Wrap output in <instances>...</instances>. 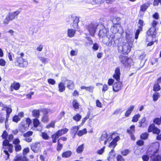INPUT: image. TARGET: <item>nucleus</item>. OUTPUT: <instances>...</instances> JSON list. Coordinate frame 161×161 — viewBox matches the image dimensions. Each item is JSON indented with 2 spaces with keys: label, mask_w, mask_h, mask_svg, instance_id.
Wrapping results in <instances>:
<instances>
[{
  "label": "nucleus",
  "mask_w": 161,
  "mask_h": 161,
  "mask_svg": "<svg viewBox=\"0 0 161 161\" xmlns=\"http://www.w3.org/2000/svg\"><path fill=\"white\" fill-rule=\"evenodd\" d=\"M159 147V144L156 143L148 149V152H151L150 153H148V155L153 161H161V156L159 155L158 152Z\"/></svg>",
  "instance_id": "obj_1"
},
{
  "label": "nucleus",
  "mask_w": 161,
  "mask_h": 161,
  "mask_svg": "<svg viewBox=\"0 0 161 161\" xmlns=\"http://www.w3.org/2000/svg\"><path fill=\"white\" fill-rule=\"evenodd\" d=\"M3 148L4 149V152L7 155V158H9V154L8 152L12 153L13 150V146L11 144H9L8 140H4L3 143Z\"/></svg>",
  "instance_id": "obj_2"
},
{
  "label": "nucleus",
  "mask_w": 161,
  "mask_h": 161,
  "mask_svg": "<svg viewBox=\"0 0 161 161\" xmlns=\"http://www.w3.org/2000/svg\"><path fill=\"white\" fill-rule=\"evenodd\" d=\"M115 37L113 34L107 35L103 39V42L107 46L109 47L114 46L115 45Z\"/></svg>",
  "instance_id": "obj_3"
},
{
  "label": "nucleus",
  "mask_w": 161,
  "mask_h": 161,
  "mask_svg": "<svg viewBox=\"0 0 161 161\" xmlns=\"http://www.w3.org/2000/svg\"><path fill=\"white\" fill-rule=\"evenodd\" d=\"M98 24L96 22H92L90 24L86 25V28L92 36H94Z\"/></svg>",
  "instance_id": "obj_4"
},
{
  "label": "nucleus",
  "mask_w": 161,
  "mask_h": 161,
  "mask_svg": "<svg viewBox=\"0 0 161 161\" xmlns=\"http://www.w3.org/2000/svg\"><path fill=\"white\" fill-rule=\"evenodd\" d=\"M130 49V47L128 43H125L122 46L119 47V50L122 52L123 53L129 52Z\"/></svg>",
  "instance_id": "obj_5"
},
{
  "label": "nucleus",
  "mask_w": 161,
  "mask_h": 161,
  "mask_svg": "<svg viewBox=\"0 0 161 161\" xmlns=\"http://www.w3.org/2000/svg\"><path fill=\"white\" fill-rule=\"evenodd\" d=\"M119 59L121 63L125 66L130 64L132 61L131 58L123 55H120L119 56Z\"/></svg>",
  "instance_id": "obj_6"
},
{
  "label": "nucleus",
  "mask_w": 161,
  "mask_h": 161,
  "mask_svg": "<svg viewBox=\"0 0 161 161\" xmlns=\"http://www.w3.org/2000/svg\"><path fill=\"white\" fill-rule=\"evenodd\" d=\"M112 139V135L110 134L109 136L106 132H103L101 137V141H104V144L105 145L107 141H109Z\"/></svg>",
  "instance_id": "obj_7"
},
{
  "label": "nucleus",
  "mask_w": 161,
  "mask_h": 161,
  "mask_svg": "<svg viewBox=\"0 0 161 161\" xmlns=\"http://www.w3.org/2000/svg\"><path fill=\"white\" fill-rule=\"evenodd\" d=\"M16 60L18 65L21 67H26L28 64L26 59H24L21 57H18L16 58Z\"/></svg>",
  "instance_id": "obj_8"
},
{
  "label": "nucleus",
  "mask_w": 161,
  "mask_h": 161,
  "mask_svg": "<svg viewBox=\"0 0 161 161\" xmlns=\"http://www.w3.org/2000/svg\"><path fill=\"white\" fill-rule=\"evenodd\" d=\"M148 131L149 132H153L154 134H158L160 133V130L156 127L154 124H152L149 126L148 129Z\"/></svg>",
  "instance_id": "obj_9"
},
{
  "label": "nucleus",
  "mask_w": 161,
  "mask_h": 161,
  "mask_svg": "<svg viewBox=\"0 0 161 161\" xmlns=\"http://www.w3.org/2000/svg\"><path fill=\"white\" fill-rule=\"evenodd\" d=\"M108 32V30L104 27L103 26L101 25L100 27V29L99 31L98 34V36L100 37H104L106 36L105 35Z\"/></svg>",
  "instance_id": "obj_10"
},
{
  "label": "nucleus",
  "mask_w": 161,
  "mask_h": 161,
  "mask_svg": "<svg viewBox=\"0 0 161 161\" xmlns=\"http://www.w3.org/2000/svg\"><path fill=\"white\" fill-rule=\"evenodd\" d=\"M122 87V83L119 81L114 84L113 89L114 92H118L121 89Z\"/></svg>",
  "instance_id": "obj_11"
},
{
  "label": "nucleus",
  "mask_w": 161,
  "mask_h": 161,
  "mask_svg": "<svg viewBox=\"0 0 161 161\" xmlns=\"http://www.w3.org/2000/svg\"><path fill=\"white\" fill-rule=\"evenodd\" d=\"M147 34L149 36V38L155 37L156 34L155 27H151V28L147 31Z\"/></svg>",
  "instance_id": "obj_12"
},
{
  "label": "nucleus",
  "mask_w": 161,
  "mask_h": 161,
  "mask_svg": "<svg viewBox=\"0 0 161 161\" xmlns=\"http://www.w3.org/2000/svg\"><path fill=\"white\" fill-rule=\"evenodd\" d=\"M120 69L119 67H118L115 70V73L113 75V77L117 81H119L120 80Z\"/></svg>",
  "instance_id": "obj_13"
},
{
  "label": "nucleus",
  "mask_w": 161,
  "mask_h": 161,
  "mask_svg": "<svg viewBox=\"0 0 161 161\" xmlns=\"http://www.w3.org/2000/svg\"><path fill=\"white\" fill-rule=\"evenodd\" d=\"M34 126L37 128V130L41 131L42 130V127L40 125V122L37 119H33V123Z\"/></svg>",
  "instance_id": "obj_14"
},
{
  "label": "nucleus",
  "mask_w": 161,
  "mask_h": 161,
  "mask_svg": "<svg viewBox=\"0 0 161 161\" xmlns=\"http://www.w3.org/2000/svg\"><path fill=\"white\" fill-rule=\"evenodd\" d=\"M40 144L39 143L33 144L31 146V149L35 153L37 152L39 149Z\"/></svg>",
  "instance_id": "obj_15"
},
{
  "label": "nucleus",
  "mask_w": 161,
  "mask_h": 161,
  "mask_svg": "<svg viewBox=\"0 0 161 161\" xmlns=\"http://www.w3.org/2000/svg\"><path fill=\"white\" fill-rule=\"evenodd\" d=\"M20 11H17L14 12L9 13L7 15V16L9 18V19L10 20H12L15 18L16 16L18 15Z\"/></svg>",
  "instance_id": "obj_16"
},
{
  "label": "nucleus",
  "mask_w": 161,
  "mask_h": 161,
  "mask_svg": "<svg viewBox=\"0 0 161 161\" xmlns=\"http://www.w3.org/2000/svg\"><path fill=\"white\" fill-rule=\"evenodd\" d=\"M67 86L69 90H73L75 87V84L73 82L70 80H66Z\"/></svg>",
  "instance_id": "obj_17"
},
{
  "label": "nucleus",
  "mask_w": 161,
  "mask_h": 161,
  "mask_svg": "<svg viewBox=\"0 0 161 161\" xmlns=\"http://www.w3.org/2000/svg\"><path fill=\"white\" fill-rule=\"evenodd\" d=\"M28 127L27 125H25V122H22L19 126V130L22 132H25L27 130Z\"/></svg>",
  "instance_id": "obj_18"
},
{
  "label": "nucleus",
  "mask_w": 161,
  "mask_h": 161,
  "mask_svg": "<svg viewBox=\"0 0 161 161\" xmlns=\"http://www.w3.org/2000/svg\"><path fill=\"white\" fill-rule=\"evenodd\" d=\"M20 87V85L19 83L14 82L10 86V91H13L14 89L17 90L19 89Z\"/></svg>",
  "instance_id": "obj_19"
},
{
  "label": "nucleus",
  "mask_w": 161,
  "mask_h": 161,
  "mask_svg": "<svg viewBox=\"0 0 161 161\" xmlns=\"http://www.w3.org/2000/svg\"><path fill=\"white\" fill-rule=\"evenodd\" d=\"M76 30H74L72 29H68L67 30V35L69 37H74L75 33Z\"/></svg>",
  "instance_id": "obj_20"
},
{
  "label": "nucleus",
  "mask_w": 161,
  "mask_h": 161,
  "mask_svg": "<svg viewBox=\"0 0 161 161\" xmlns=\"http://www.w3.org/2000/svg\"><path fill=\"white\" fill-rule=\"evenodd\" d=\"M14 161H29V160L25 157L17 156L14 158Z\"/></svg>",
  "instance_id": "obj_21"
},
{
  "label": "nucleus",
  "mask_w": 161,
  "mask_h": 161,
  "mask_svg": "<svg viewBox=\"0 0 161 161\" xmlns=\"http://www.w3.org/2000/svg\"><path fill=\"white\" fill-rule=\"evenodd\" d=\"M134 107H135L134 105H131L127 108L125 114V116L128 117L130 115L134 109Z\"/></svg>",
  "instance_id": "obj_22"
},
{
  "label": "nucleus",
  "mask_w": 161,
  "mask_h": 161,
  "mask_svg": "<svg viewBox=\"0 0 161 161\" xmlns=\"http://www.w3.org/2000/svg\"><path fill=\"white\" fill-rule=\"evenodd\" d=\"M150 5V3L148 2L142 5L140 7V10L142 12L145 11Z\"/></svg>",
  "instance_id": "obj_23"
},
{
  "label": "nucleus",
  "mask_w": 161,
  "mask_h": 161,
  "mask_svg": "<svg viewBox=\"0 0 161 161\" xmlns=\"http://www.w3.org/2000/svg\"><path fill=\"white\" fill-rule=\"evenodd\" d=\"M146 121L145 117L143 118L141 120L139 121L138 126L140 127L144 128L147 125L145 123Z\"/></svg>",
  "instance_id": "obj_24"
},
{
  "label": "nucleus",
  "mask_w": 161,
  "mask_h": 161,
  "mask_svg": "<svg viewBox=\"0 0 161 161\" xmlns=\"http://www.w3.org/2000/svg\"><path fill=\"white\" fill-rule=\"evenodd\" d=\"M73 20V27L75 29H78L79 28V26L78 25V23L79 22V18L76 17Z\"/></svg>",
  "instance_id": "obj_25"
},
{
  "label": "nucleus",
  "mask_w": 161,
  "mask_h": 161,
  "mask_svg": "<svg viewBox=\"0 0 161 161\" xmlns=\"http://www.w3.org/2000/svg\"><path fill=\"white\" fill-rule=\"evenodd\" d=\"M68 131V129L67 128H65L58 130L57 132L58 135V136H61L62 135L66 133Z\"/></svg>",
  "instance_id": "obj_26"
},
{
  "label": "nucleus",
  "mask_w": 161,
  "mask_h": 161,
  "mask_svg": "<svg viewBox=\"0 0 161 161\" xmlns=\"http://www.w3.org/2000/svg\"><path fill=\"white\" fill-rule=\"evenodd\" d=\"M40 112V111L38 110H34L32 112V115L36 119H37L39 117Z\"/></svg>",
  "instance_id": "obj_27"
},
{
  "label": "nucleus",
  "mask_w": 161,
  "mask_h": 161,
  "mask_svg": "<svg viewBox=\"0 0 161 161\" xmlns=\"http://www.w3.org/2000/svg\"><path fill=\"white\" fill-rule=\"evenodd\" d=\"M72 153L71 151H68L64 152L62 155V157L63 158H67L70 157Z\"/></svg>",
  "instance_id": "obj_28"
},
{
  "label": "nucleus",
  "mask_w": 161,
  "mask_h": 161,
  "mask_svg": "<svg viewBox=\"0 0 161 161\" xmlns=\"http://www.w3.org/2000/svg\"><path fill=\"white\" fill-rule=\"evenodd\" d=\"M87 133V130L85 128L82 130L78 131L77 134L79 136H81L84 135L86 134Z\"/></svg>",
  "instance_id": "obj_29"
},
{
  "label": "nucleus",
  "mask_w": 161,
  "mask_h": 161,
  "mask_svg": "<svg viewBox=\"0 0 161 161\" xmlns=\"http://www.w3.org/2000/svg\"><path fill=\"white\" fill-rule=\"evenodd\" d=\"M59 91L60 92H62L65 90V86L63 82H60L58 85Z\"/></svg>",
  "instance_id": "obj_30"
},
{
  "label": "nucleus",
  "mask_w": 161,
  "mask_h": 161,
  "mask_svg": "<svg viewBox=\"0 0 161 161\" xmlns=\"http://www.w3.org/2000/svg\"><path fill=\"white\" fill-rule=\"evenodd\" d=\"M126 39L127 40L128 42H130L131 41L133 35L130 32H126Z\"/></svg>",
  "instance_id": "obj_31"
},
{
  "label": "nucleus",
  "mask_w": 161,
  "mask_h": 161,
  "mask_svg": "<svg viewBox=\"0 0 161 161\" xmlns=\"http://www.w3.org/2000/svg\"><path fill=\"white\" fill-rule=\"evenodd\" d=\"M72 105L73 107L75 109H78L79 108V104L77 101L76 100H74L72 102Z\"/></svg>",
  "instance_id": "obj_32"
},
{
  "label": "nucleus",
  "mask_w": 161,
  "mask_h": 161,
  "mask_svg": "<svg viewBox=\"0 0 161 161\" xmlns=\"http://www.w3.org/2000/svg\"><path fill=\"white\" fill-rule=\"evenodd\" d=\"M160 96V95L159 93L155 92L154 93L153 96V100L154 102L157 101L159 97Z\"/></svg>",
  "instance_id": "obj_33"
},
{
  "label": "nucleus",
  "mask_w": 161,
  "mask_h": 161,
  "mask_svg": "<svg viewBox=\"0 0 161 161\" xmlns=\"http://www.w3.org/2000/svg\"><path fill=\"white\" fill-rule=\"evenodd\" d=\"M84 144H82L78 147L76 150L77 153H80L82 152L84 149Z\"/></svg>",
  "instance_id": "obj_34"
},
{
  "label": "nucleus",
  "mask_w": 161,
  "mask_h": 161,
  "mask_svg": "<svg viewBox=\"0 0 161 161\" xmlns=\"http://www.w3.org/2000/svg\"><path fill=\"white\" fill-rule=\"evenodd\" d=\"M59 136H58V135L57 132L54 134L53 135L51 136V137L52 139L53 142L56 143V139L58 138Z\"/></svg>",
  "instance_id": "obj_35"
},
{
  "label": "nucleus",
  "mask_w": 161,
  "mask_h": 161,
  "mask_svg": "<svg viewBox=\"0 0 161 161\" xmlns=\"http://www.w3.org/2000/svg\"><path fill=\"white\" fill-rule=\"evenodd\" d=\"M98 84H99L102 86V85L103 86V88L102 89V91L103 92H105L107 91L108 90V85L106 84H104V85H103L102 83H99L97 84H96V85L97 86Z\"/></svg>",
  "instance_id": "obj_36"
},
{
  "label": "nucleus",
  "mask_w": 161,
  "mask_h": 161,
  "mask_svg": "<svg viewBox=\"0 0 161 161\" xmlns=\"http://www.w3.org/2000/svg\"><path fill=\"white\" fill-rule=\"evenodd\" d=\"M81 118V116L79 114L75 115L73 117V119L76 121H79Z\"/></svg>",
  "instance_id": "obj_37"
},
{
  "label": "nucleus",
  "mask_w": 161,
  "mask_h": 161,
  "mask_svg": "<svg viewBox=\"0 0 161 161\" xmlns=\"http://www.w3.org/2000/svg\"><path fill=\"white\" fill-rule=\"evenodd\" d=\"M5 108H6V109L4 110H6V111L7 114H6V117L7 118H9V117L10 114L12 112V110L11 108L7 107L6 106V107Z\"/></svg>",
  "instance_id": "obj_38"
},
{
  "label": "nucleus",
  "mask_w": 161,
  "mask_h": 161,
  "mask_svg": "<svg viewBox=\"0 0 161 161\" xmlns=\"http://www.w3.org/2000/svg\"><path fill=\"white\" fill-rule=\"evenodd\" d=\"M79 129V127L78 126H73L71 129V132L73 133H75V134L77 132Z\"/></svg>",
  "instance_id": "obj_39"
},
{
  "label": "nucleus",
  "mask_w": 161,
  "mask_h": 161,
  "mask_svg": "<svg viewBox=\"0 0 161 161\" xmlns=\"http://www.w3.org/2000/svg\"><path fill=\"white\" fill-rule=\"evenodd\" d=\"M135 126L134 125L131 126L129 129L127 130V132L129 134H133L135 131Z\"/></svg>",
  "instance_id": "obj_40"
},
{
  "label": "nucleus",
  "mask_w": 161,
  "mask_h": 161,
  "mask_svg": "<svg viewBox=\"0 0 161 161\" xmlns=\"http://www.w3.org/2000/svg\"><path fill=\"white\" fill-rule=\"evenodd\" d=\"M138 24L139 25V29L142 31L143 27L144 25L143 21L142 19H139L138 21Z\"/></svg>",
  "instance_id": "obj_41"
},
{
  "label": "nucleus",
  "mask_w": 161,
  "mask_h": 161,
  "mask_svg": "<svg viewBox=\"0 0 161 161\" xmlns=\"http://www.w3.org/2000/svg\"><path fill=\"white\" fill-rule=\"evenodd\" d=\"M160 90V87L158 83L155 84L153 87V91L154 92L158 91Z\"/></svg>",
  "instance_id": "obj_42"
},
{
  "label": "nucleus",
  "mask_w": 161,
  "mask_h": 161,
  "mask_svg": "<svg viewBox=\"0 0 161 161\" xmlns=\"http://www.w3.org/2000/svg\"><path fill=\"white\" fill-rule=\"evenodd\" d=\"M148 134L147 132L142 133L140 136L141 138L143 140L147 139L148 137Z\"/></svg>",
  "instance_id": "obj_43"
},
{
  "label": "nucleus",
  "mask_w": 161,
  "mask_h": 161,
  "mask_svg": "<svg viewBox=\"0 0 161 161\" xmlns=\"http://www.w3.org/2000/svg\"><path fill=\"white\" fill-rule=\"evenodd\" d=\"M140 117V115L139 114L135 115L132 119V121L133 122H136L138 120L139 118Z\"/></svg>",
  "instance_id": "obj_44"
},
{
  "label": "nucleus",
  "mask_w": 161,
  "mask_h": 161,
  "mask_svg": "<svg viewBox=\"0 0 161 161\" xmlns=\"http://www.w3.org/2000/svg\"><path fill=\"white\" fill-rule=\"evenodd\" d=\"M78 53V50L76 49L75 50H72L70 52V55L71 56H75L77 55Z\"/></svg>",
  "instance_id": "obj_45"
},
{
  "label": "nucleus",
  "mask_w": 161,
  "mask_h": 161,
  "mask_svg": "<svg viewBox=\"0 0 161 161\" xmlns=\"http://www.w3.org/2000/svg\"><path fill=\"white\" fill-rule=\"evenodd\" d=\"M130 151L128 149H125L124 150L122 151H121V154L124 156H126L127 155L130 153Z\"/></svg>",
  "instance_id": "obj_46"
},
{
  "label": "nucleus",
  "mask_w": 161,
  "mask_h": 161,
  "mask_svg": "<svg viewBox=\"0 0 161 161\" xmlns=\"http://www.w3.org/2000/svg\"><path fill=\"white\" fill-rule=\"evenodd\" d=\"M48 116L45 115H43L42 118V122L46 123L48 122Z\"/></svg>",
  "instance_id": "obj_47"
},
{
  "label": "nucleus",
  "mask_w": 161,
  "mask_h": 161,
  "mask_svg": "<svg viewBox=\"0 0 161 161\" xmlns=\"http://www.w3.org/2000/svg\"><path fill=\"white\" fill-rule=\"evenodd\" d=\"M115 156V154L114 153V150L112 149L109 153V158L108 159L109 160L110 159L113 158Z\"/></svg>",
  "instance_id": "obj_48"
},
{
  "label": "nucleus",
  "mask_w": 161,
  "mask_h": 161,
  "mask_svg": "<svg viewBox=\"0 0 161 161\" xmlns=\"http://www.w3.org/2000/svg\"><path fill=\"white\" fill-rule=\"evenodd\" d=\"M33 132L32 131H28L26 133L23 134V136L25 137H29L30 136H32L33 134Z\"/></svg>",
  "instance_id": "obj_49"
},
{
  "label": "nucleus",
  "mask_w": 161,
  "mask_h": 161,
  "mask_svg": "<svg viewBox=\"0 0 161 161\" xmlns=\"http://www.w3.org/2000/svg\"><path fill=\"white\" fill-rule=\"evenodd\" d=\"M15 150L16 152H19L21 150V147L20 144L14 146Z\"/></svg>",
  "instance_id": "obj_50"
},
{
  "label": "nucleus",
  "mask_w": 161,
  "mask_h": 161,
  "mask_svg": "<svg viewBox=\"0 0 161 161\" xmlns=\"http://www.w3.org/2000/svg\"><path fill=\"white\" fill-rule=\"evenodd\" d=\"M42 138L45 140H47L49 138L47 134L45 132H42Z\"/></svg>",
  "instance_id": "obj_51"
},
{
  "label": "nucleus",
  "mask_w": 161,
  "mask_h": 161,
  "mask_svg": "<svg viewBox=\"0 0 161 161\" xmlns=\"http://www.w3.org/2000/svg\"><path fill=\"white\" fill-rule=\"evenodd\" d=\"M117 145V143L113 141L109 145V147H113V149L114 150L115 147Z\"/></svg>",
  "instance_id": "obj_52"
},
{
  "label": "nucleus",
  "mask_w": 161,
  "mask_h": 161,
  "mask_svg": "<svg viewBox=\"0 0 161 161\" xmlns=\"http://www.w3.org/2000/svg\"><path fill=\"white\" fill-rule=\"evenodd\" d=\"M153 122L158 125H160L161 123V119L160 118H156L154 120Z\"/></svg>",
  "instance_id": "obj_53"
},
{
  "label": "nucleus",
  "mask_w": 161,
  "mask_h": 161,
  "mask_svg": "<svg viewBox=\"0 0 161 161\" xmlns=\"http://www.w3.org/2000/svg\"><path fill=\"white\" fill-rule=\"evenodd\" d=\"M20 119V118L18 117L17 115L14 116L13 119V121L15 122L16 123H17Z\"/></svg>",
  "instance_id": "obj_54"
},
{
  "label": "nucleus",
  "mask_w": 161,
  "mask_h": 161,
  "mask_svg": "<svg viewBox=\"0 0 161 161\" xmlns=\"http://www.w3.org/2000/svg\"><path fill=\"white\" fill-rule=\"evenodd\" d=\"M8 134L6 131L4 130L2 135V137L3 139L7 140L6 139L7 138Z\"/></svg>",
  "instance_id": "obj_55"
},
{
  "label": "nucleus",
  "mask_w": 161,
  "mask_h": 161,
  "mask_svg": "<svg viewBox=\"0 0 161 161\" xmlns=\"http://www.w3.org/2000/svg\"><path fill=\"white\" fill-rule=\"evenodd\" d=\"M94 89V87L92 86H90L89 87H87L86 91H88L89 92H92Z\"/></svg>",
  "instance_id": "obj_56"
},
{
  "label": "nucleus",
  "mask_w": 161,
  "mask_h": 161,
  "mask_svg": "<svg viewBox=\"0 0 161 161\" xmlns=\"http://www.w3.org/2000/svg\"><path fill=\"white\" fill-rule=\"evenodd\" d=\"M63 147V145L60 144V143L59 142V140H58V146L57 147V150L58 151H59L62 149V148Z\"/></svg>",
  "instance_id": "obj_57"
},
{
  "label": "nucleus",
  "mask_w": 161,
  "mask_h": 161,
  "mask_svg": "<svg viewBox=\"0 0 161 161\" xmlns=\"http://www.w3.org/2000/svg\"><path fill=\"white\" fill-rule=\"evenodd\" d=\"M20 141L18 138L15 139L13 141V143L14 146L19 144Z\"/></svg>",
  "instance_id": "obj_58"
},
{
  "label": "nucleus",
  "mask_w": 161,
  "mask_h": 161,
  "mask_svg": "<svg viewBox=\"0 0 161 161\" xmlns=\"http://www.w3.org/2000/svg\"><path fill=\"white\" fill-rule=\"evenodd\" d=\"M39 59L43 63H46L48 61L47 59L42 57H40Z\"/></svg>",
  "instance_id": "obj_59"
},
{
  "label": "nucleus",
  "mask_w": 161,
  "mask_h": 161,
  "mask_svg": "<svg viewBox=\"0 0 161 161\" xmlns=\"http://www.w3.org/2000/svg\"><path fill=\"white\" fill-rule=\"evenodd\" d=\"M55 125V122H52L50 124L48 125L47 126V128H49L50 127L54 128Z\"/></svg>",
  "instance_id": "obj_60"
},
{
  "label": "nucleus",
  "mask_w": 161,
  "mask_h": 161,
  "mask_svg": "<svg viewBox=\"0 0 161 161\" xmlns=\"http://www.w3.org/2000/svg\"><path fill=\"white\" fill-rule=\"evenodd\" d=\"M31 123V120L29 118H27L26 119V121L25 123V125H27V126L29 127Z\"/></svg>",
  "instance_id": "obj_61"
},
{
  "label": "nucleus",
  "mask_w": 161,
  "mask_h": 161,
  "mask_svg": "<svg viewBox=\"0 0 161 161\" xmlns=\"http://www.w3.org/2000/svg\"><path fill=\"white\" fill-rule=\"evenodd\" d=\"M6 62L5 60L3 59H0V65L4 66L5 65Z\"/></svg>",
  "instance_id": "obj_62"
},
{
  "label": "nucleus",
  "mask_w": 161,
  "mask_h": 161,
  "mask_svg": "<svg viewBox=\"0 0 161 161\" xmlns=\"http://www.w3.org/2000/svg\"><path fill=\"white\" fill-rule=\"evenodd\" d=\"M117 159L118 161H125L124 158L120 155L117 156Z\"/></svg>",
  "instance_id": "obj_63"
},
{
  "label": "nucleus",
  "mask_w": 161,
  "mask_h": 161,
  "mask_svg": "<svg viewBox=\"0 0 161 161\" xmlns=\"http://www.w3.org/2000/svg\"><path fill=\"white\" fill-rule=\"evenodd\" d=\"M48 82L49 83L52 85H54L55 84V80L52 79H49L48 80Z\"/></svg>",
  "instance_id": "obj_64"
}]
</instances>
